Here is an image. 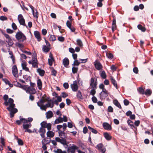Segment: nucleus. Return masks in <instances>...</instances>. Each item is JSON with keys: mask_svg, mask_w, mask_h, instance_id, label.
I'll use <instances>...</instances> for the list:
<instances>
[{"mask_svg": "<svg viewBox=\"0 0 153 153\" xmlns=\"http://www.w3.org/2000/svg\"><path fill=\"white\" fill-rule=\"evenodd\" d=\"M12 74L16 78L18 76V71L16 65H13L12 68Z\"/></svg>", "mask_w": 153, "mask_h": 153, "instance_id": "9d476101", "label": "nucleus"}, {"mask_svg": "<svg viewBox=\"0 0 153 153\" xmlns=\"http://www.w3.org/2000/svg\"><path fill=\"white\" fill-rule=\"evenodd\" d=\"M79 61L81 63H85L88 61V59H79Z\"/></svg>", "mask_w": 153, "mask_h": 153, "instance_id": "09e8293b", "label": "nucleus"}, {"mask_svg": "<svg viewBox=\"0 0 153 153\" xmlns=\"http://www.w3.org/2000/svg\"><path fill=\"white\" fill-rule=\"evenodd\" d=\"M92 89L90 91V94L91 95L94 96V95L96 94V90L97 88H91Z\"/></svg>", "mask_w": 153, "mask_h": 153, "instance_id": "473e14b6", "label": "nucleus"}, {"mask_svg": "<svg viewBox=\"0 0 153 153\" xmlns=\"http://www.w3.org/2000/svg\"><path fill=\"white\" fill-rule=\"evenodd\" d=\"M77 45L80 47H82L83 46V44L82 41L80 39H77L76 40Z\"/></svg>", "mask_w": 153, "mask_h": 153, "instance_id": "58836bf2", "label": "nucleus"}, {"mask_svg": "<svg viewBox=\"0 0 153 153\" xmlns=\"http://www.w3.org/2000/svg\"><path fill=\"white\" fill-rule=\"evenodd\" d=\"M0 19L1 21H4L7 20V18L4 16H1L0 17Z\"/></svg>", "mask_w": 153, "mask_h": 153, "instance_id": "bf43d9fd", "label": "nucleus"}, {"mask_svg": "<svg viewBox=\"0 0 153 153\" xmlns=\"http://www.w3.org/2000/svg\"><path fill=\"white\" fill-rule=\"evenodd\" d=\"M55 97H57V100L56 101L58 102H61L62 101V98L60 96H58V94L56 93H55Z\"/></svg>", "mask_w": 153, "mask_h": 153, "instance_id": "de8ad7c7", "label": "nucleus"}, {"mask_svg": "<svg viewBox=\"0 0 153 153\" xmlns=\"http://www.w3.org/2000/svg\"><path fill=\"white\" fill-rule=\"evenodd\" d=\"M88 129L90 130L93 133L96 134L97 133L98 131L97 130L91 128L90 126L88 127Z\"/></svg>", "mask_w": 153, "mask_h": 153, "instance_id": "f704fd0d", "label": "nucleus"}, {"mask_svg": "<svg viewBox=\"0 0 153 153\" xmlns=\"http://www.w3.org/2000/svg\"><path fill=\"white\" fill-rule=\"evenodd\" d=\"M103 145L102 143H100L97 146V148L99 150L100 149H101V148L103 147Z\"/></svg>", "mask_w": 153, "mask_h": 153, "instance_id": "4d7b16f0", "label": "nucleus"}, {"mask_svg": "<svg viewBox=\"0 0 153 153\" xmlns=\"http://www.w3.org/2000/svg\"><path fill=\"white\" fill-rule=\"evenodd\" d=\"M58 40L60 42H63L64 41L65 39L62 36H59L58 38Z\"/></svg>", "mask_w": 153, "mask_h": 153, "instance_id": "0e129e2a", "label": "nucleus"}, {"mask_svg": "<svg viewBox=\"0 0 153 153\" xmlns=\"http://www.w3.org/2000/svg\"><path fill=\"white\" fill-rule=\"evenodd\" d=\"M89 84L91 88H97V78L91 77L90 81Z\"/></svg>", "mask_w": 153, "mask_h": 153, "instance_id": "39448f33", "label": "nucleus"}, {"mask_svg": "<svg viewBox=\"0 0 153 153\" xmlns=\"http://www.w3.org/2000/svg\"><path fill=\"white\" fill-rule=\"evenodd\" d=\"M6 31L8 33L10 34L14 32V31L13 30L9 28L7 29L6 30Z\"/></svg>", "mask_w": 153, "mask_h": 153, "instance_id": "69168bd1", "label": "nucleus"}, {"mask_svg": "<svg viewBox=\"0 0 153 153\" xmlns=\"http://www.w3.org/2000/svg\"><path fill=\"white\" fill-rule=\"evenodd\" d=\"M78 70V68L73 67L72 68V72L73 74L76 73L77 72Z\"/></svg>", "mask_w": 153, "mask_h": 153, "instance_id": "603ef678", "label": "nucleus"}, {"mask_svg": "<svg viewBox=\"0 0 153 153\" xmlns=\"http://www.w3.org/2000/svg\"><path fill=\"white\" fill-rule=\"evenodd\" d=\"M13 105L9 106L7 108V109L10 112V117L11 118L14 117V114L17 112V109L14 108L15 107V105Z\"/></svg>", "mask_w": 153, "mask_h": 153, "instance_id": "7ed1b4c3", "label": "nucleus"}, {"mask_svg": "<svg viewBox=\"0 0 153 153\" xmlns=\"http://www.w3.org/2000/svg\"><path fill=\"white\" fill-rule=\"evenodd\" d=\"M37 105L38 106L40 107L41 109L43 110H46L47 108L45 105H43L42 104L40 105L39 104V102H37Z\"/></svg>", "mask_w": 153, "mask_h": 153, "instance_id": "2f4dec72", "label": "nucleus"}, {"mask_svg": "<svg viewBox=\"0 0 153 153\" xmlns=\"http://www.w3.org/2000/svg\"><path fill=\"white\" fill-rule=\"evenodd\" d=\"M49 58L48 59V62L49 65L51 66L52 65L53 62L54 61L52 54L50 53L49 54Z\"/></svg>", "mask_w": 153, "mask_h": 153, "instance_id": "f3484780", "label": "nucleus"}, {"mask_svg": "<svg viewBox=\"0 0 153 153\" xmlns=\"http://www.w3.org/2000/svg\"><path fill=\"white\" fill-rule=\"evenodd\" d=\"M138 91L140 93V94H144V89L142 87H140L138 89Z\"/></svg>", "mask_w": 153, "mask_h": 153, "instance_id": "3c124183", "label": "nucleus"}, {"mask_svg": "<svg viewBox=\"0 0 153 153\" xmlns=\"http://www.w3.org/2000/svg\"><path fill=\"white\" fill-rule=\"evenodd\" d=\"M41 127L44 128H46L49 130L51 129V124L50 123H47L46 121H44L40 123Z\"/></svg>", "mask_w": 153, "mask_h": 153, "instance_id": "423d86ee", "label": "nucleus"}, {"mask_svg": "<svg viewBox=\"0 0 153 153\" xmlns=\"http://www.w3.org/2000/svg\"><path fill=\"white\" fill-rule=\"evenodd\" d=\"M37 84L39 89L41 90L42 88V83L40 79H38L37 80Z\"/></svg>", "mask_w": 153, "mask_h": 153, "instance_id": "5701e85b", "label": "nucleus"}, {"mask_svg": "<svg viewBox=\"0 0 153 153\" xmlns=\"http://www.w3.org/2000/svg\"><path fill=\"white\" fill-rule=\"evenodd\" d=\"M71 87L73 91L74 92L77 91L79 87L77 85V81L76 80L74 81L73 83L71 85Z\"/></svg>", "mask_w": 153, "mask_h": 153, "instance_id": "1a4fd4ad", "label": "nucleus"}, {"mask_svg": "<svg viewBox=\"0 0 153 153\" xmlns=\"http://www.w3.org/2000/svg\"><path fill=\"white\" fill-rule=\"evenodd\" d=\"M103 135L104 137L107 140H110L111 139V136L107 132L104 133Z\"/></svg>", "mask_w": 153, "mask_h": 153, "instance_id": "412c9836", "label": "nucleus"}, {"mask_svg": "<svg viewBox=\"0 0 153 153\" xmlns=\"http://www.w3.org/2000/svg\"><path fill=\"white\" fill-rule=\"evenodd\" d=\"M77 97L81 99H82V93L80 91H78L76 94Z\"/></svg>", "mask_w": 153, "mask_h": 153, "instance_id": "ea45409f", "label": "nucleus"}, {"mask_svg": "<svg viewBox=\"0 0 153 153\" xmlns=\"http://www.w3.org/2000/svg\"><path fill=\"white\" fill-rule=\"evenodd\" d=\"M63 86L66 89L68 88H69V85L68 83L65 82L63 84Z\"/></svg>", "mask_w": 153, "mask_h": 153, "instance_id": "680f3d73", "label": "nucleus"}, {"mask_svg": "<svg viewBox=\"0 0 153 153\" xmlns=\"http://www.w3.org/2000/svg\"><path fill=\"white\" fill-rule=\"evenodd\" d=\"M53 112L51 111H48L46 113V117L48 119L51 118L53 116Z\"/></svg>", "mask_w": 153, "mask_h": 153, "instance_id": "4be33fe9", "label": "nucleus"}, {"mask_svg": "<svg viewBox=\"0 0 153 153\" xmlns=\"http://www.w3.org/2000/svg\"><path fill=\"white\" fill-rule=\"evenodd\" d=\"M80 62L79 61V59L77 60V59L75 60L73 65L75 66L76 65L78 66L80 64Z\"/></svg>", "mask_w": 153, "mask_h": 153, "instance_id": "a19ab883", "label": "nucleus"}, {"mask_svg": "<svg viewBox=\"0 0 153 153\" xmlns=\"http://www.w3.org/2000/svg\"><path fill=\"white\" fill-rule=\"evenodd\" d=\"M99 88L100 89H102V91H104V89H106L105 88V86L103 83H101L100 85Z\"/></svg>", "mask_w": 153, "mask_h": 153, "instance_id": "6e6d98bb", "label": "nucleus"}, {"mask_svg": "<svg viewBox=\"0 0 153 153\" xmlns=\"http://www.w3.org/2000/svg\"><path fill=\"white\" fill-rule=\"evenodd\" d=\"M37 72L41 76H43L45 73V71L44 70H42L40 68L37 69Z\"/></svg>", "mask_w": 153, "mask_h": 153, "instance_id": "c756f323", "label": "nucleus"}, {"mask_svg": "<svg viewBox=\"0 0 153 153\" xmlns=\"http://www.w3.org/2000/svg\"><path fill=\"white\" fill-rule=\"evenodd\" d=\"M113 102L114 104L117 107H118V108L120 109H121L122 108L120 104L118 102L117 100L115 99L114 100Z\"/></svg>", "mask_w": 153, "mask_h": 153, "instance_id": "7c9ffc66", "label": "nucleus"}, {"mask_svg": "<svg viewBox=\"0 0 153 153\" xmlns=\"http://www.w3.org/2000/svg\"><path fill=\"white\" fill-rule=\"evenodd\" d=\"M20 120L22 121L24 123H27V120L24 118L20 117Z\"/></svg>", "mask_w": 153, "mask_h": 153, "instance_id": "052dcab7", "label": "nucleus"}, {"mask_svg": "<svg viewBox=\"0 0 153 153\" xmlns=\"http://www.w3.org/2000/svg\"><path fill=\"white\" fill-rule=\"evenodd\" d=\"M94 63L95 67L97 70H100L102 69V66L99 61L96 60Z\"/></svg>", "mask_w": 153, "mask_h": 153, "instance_id": "f8f14e48", "label": "nucleus"}, {"mask_svg": "<svg viewBox=\"0 0 153 153\" xmlns=\"http://www.w3.org/2000/svg\"><path fill=\"white\" fill-rule=\"evenodd\" d=\"M78 147L74 145L68 148V150L70 151L71 153H74L76 150H78Z\"/></svg>", "mask_w": 153, "mask_h": 153, "instance_id": "ddd939ff", "label": "nucleus"}, {"mask_svg": "<svg viewBox=\"0 0 153 153\" xmlns=\"http://www.w3.org/2000/svg\"><path fill=\"white\" fill-rule=\"evenodd\" d=\"M47 135L48 137H52L54 136V133L53 132L51 131H48L47 132Z\"/></svg>", "mask_w": 153, "mask_h": 153, "instance_id": "c85d7f7f", "label": "nucleus"}, {"mask_svg": "<svg viewBox=\"0 0 153 153\" xmlns=\"http://www.w3.org/2000/svg\"><path fill=\"white\" fill-rule=\"evenodd\" d=\"M116 21L114 17V19L113 21V22L112 23V30L114 31V29H115L116 28Z\"/></svg>", "mask_w": 153, "mask_h": 153, "instance_id": "bb28decb", "label": "nucleus"}, {"mask_svg": "<svg viewBox=\"0 0 153 153\" xmlns=\"http://www.w3.org/2000/svg\"><path fill=\"white\" fill-rule=\"evenodd\" d=\"M107 57L109 59H112L113 57V55L112 53L107 52L106 53Z\"/></svg>", "mask_w": 153, "mask_h": 153, "instance_id": "4c0bfd02", "label": "nucleus"}, {"mask_svg": "<svg viewBox=\"0 0 153 153\" xmlns=\"http://www.w3.org/2000/svg\"><path fill=\"white\" fill-rule=\"evenodd\" d=\"M22 66L23 70H25L26 71H29V69L27 67V64L25 62H23L22 63Z\"/></svg>", "mask_w": 153, "mask_h": 153, "instance_id": "6ab92c4d", "label": "nucleus"}, {"mask_svg": "<svg viewBox=\"0 0 153 153\" xmlns=\"http://www.w3.org/2000/svg\"><path fill=\"white\" fill-rule=\"evenodd\" d=\"M108 95V91L106 89H104L100 94V98L101 100H104Z\"/></svg>", "mask_w": 153, "mask_h": 153, "instance_id": "6e6552de", "label": "nucleus"}, {"mask_svg": "<svg viewBox=\"0 0 153 153\" xmlns=\"http://www.w3.org/2000/svg\"><path fill=\"white\" fill-rule=\"evenodd\" d=\"M152 94V91L150 89H146V91L144 92V94L146 95H150Z\"/></svg>", "mask_w": 153, "mask_h": 153, "instance_id": "49530a36", "label": "nucleus"}, {"mask_svg": "<svg viewBox=\"0 0 153 153\" xmlns=\"http://www.w3.org/2000/svg\"><path fill=\"white\" fill-rule=\"evenodd\" d=\"M49 46H46L45 45H43L42 46V51L45 53H47L49 51L50 49L48 48Z\"/></svg>", "mask_w": 153, "mask_h": 153, "instance_id": "cd10ccee", "label": "nucleus"}, {"mask_svg": "<svg viewBox=\"0 0 153 153\" xmlns=\"http://www.w3.org/2000/svg\"><path fill=\"white\" fill-rule=\"evenodd\" d=\"M108 111L109 112H113V109L112 107L109 106L108 108Z\"/></svg>", "mask_w": 153, "mask_h": 153, "instance_id": "864d4df0", "label": "nucleus"}, {"mask_svg": "<svg viewBox=\"0 0 153 153\" xmlns=\"http://www.w3.org/2000/svg\"><path fill=\"white\" fill-rule=\"evenodd\" d=\"M12 28L14 30H16L17 29V28L16 25L14 22H13L12 24Z\"/></svg>", "mask_w": 153, "mask_h": 153, "instance_id": "13d9d810", "label": "nucleus"}, {"mask_svg": "<svg viewBox=\"0 0 153 153\" xmlns=\"http://www.w3.org/2000/svg\"><path fill=\"white\" fill-rule=\"evenodd\" d=\"M3 80L6 84L10 86L12 85L7 79L4 78L3 79Z\"/></svg>", "mask_w": 153, "mask_h": 153, "instance_id": "8fccbe9b", "label": "nucleus"}, {"mask_svg": "<svg viewBox=\"0 0 153 153\" xmlns=\"http://www.w3.org/2000/svg\"><path fill=\"white\" fill-rule=\"evenodd\" d=\"M110 79L111 80V82L113 84L114 86L116 87V88L117 89V83L116 81L114 79L113 77H111L110 78Z\"/></svg>", "mask_w": 153, "mask_h": 153, "instance_id": "b1692460", "label": "nucleus"}, {"mask_svg": "<svg viewBox=\"0 0 153 153\" xmlns=\"http://www.w3.org/2000/svg\"><path fill=\"white\" fill-rule=\"evenodd\" d=\"M4 35L6 38V41L8 43L9 46H12L13 44V42L10 36L6 33L4 34Z\"/></svg>", "mask_w": 153, "mask_h": 153, "instance_id": "0eeeda50", "label": "nucleus"}, {"mask_svg": "<svg viewBox=\"0 0 153 153\" xmlns=\"http://www.w3.org/2000/svg\"><path fill=\"white\" fill-rule=\"evenodd\" d=\"M31 126V124L30 123L28 124H23V128L25 130L28 128H30Z\"/></svg>", "mask_w": 153, "mask_h": 153, "instance_id": "72a5a7b5", "label": "nucleus"}, {"mask_svg": "<svg viewBox=\"0 0 153 153\" xmlns=\"http://www.w3.org/2000/svg\"><path fill=\"white\" fill-rule=\"evenodd\" d=\"M37 62V59L35 58H32V59L30 61H29L28 63L29 64H32L33 63H35Z\"/></svg>", "mask_w": 153, "mask_h": 153, "instance_id": "a18cd8bd", "label": "nucleus"}, {"mask_svg": "<svg viewBox=\"0 0 153 153\" xmlns=\"http://www.w3.org/2000/svg\"><path fill=\"white\" fill-rule=\"evenodd\" d=\"M56 37L54 35H51L49 39L50 41H53L56 40Z\"/></svg>", "mask_w": 153, "mask_h": 153, "instance_id": "c03bdc74", "label": "nucleus"}, {"mask_svg": "<svg viewBox=\"0 0 153 153\" xmlns=\"http://www.w3.org/2000/svg\"><path fill=\"white\" fill-rule=\"evenodd\" d=\"M100 76L102 78L104 79L106 78V76L104 71H102L100 74Z\"/></svg>", "mask_w": 153, "mask_h": 153, "instance_id": "c9c22d12", "label": "nucleus"}, {"mask_svg": "<svg viewBox=\"0 0 153 153\" xmlns=\"http://www.w3.org/2000/svg\"><path fill=\"white\" fill-rule=\"evenodd\" d=\"M104 128L108 130H110L111 129V127L108 123H104L102 124Z\"/></svg>", "mask_w": 153, "mask_h": 153, "instance_id": "dca6fc26", "label": "nucleus"}, {"mask_svg": "<svg viewBox=\"0 0 153 153\" xmlns=\"http://www.w3.org/2000/svg\"><path fill=\"white\" fill-rule=\"evenodd\" d=\"M16 139L17 140L18 144L19 145H23V143L22 140L20 139L17 137Z\"/></svg>", "mask_w": 153, "mask_h": 153, "instance_id": "37998d69", "label": "nucleus"}, {"mask_svg": "<svg viewBox=\"0 0 153 153\" xmlns=\"http://www.w3.org/2000/svg\"><path fill=\"white\" fill-rule=\"evenodd\" d=\"M66 25L69 28L71 27V25L70 22L69 21H67L66 23Z\"/></svg>", "mask_w": 153, "mask_h": 153, "instance_id": "774afa93", "label": "nucleus"}, {"mask_svg": "<svg viewBox=\"0 0 153 153\" xmlns=\"http://www.w3.org/2000/svg\"><path fill=\"white\" fill-rule=\"evenodd\" d=\"M63 64L65 67H66L69 65V61L67 58H65L63 60Z\"/></svg>", "mask_w": 153, "mask_h": 153, "instance_id": "a878e982", "label": "nucleus"}, {"mask_svg": "<svg viewBox=\"0 0 153 153\" xmlns=\"http://www.w3.org/2000/svg\"><path fill=\"white\" fill-rule=\"evenodd\" d=\"M127 123L128 125L130 126L131 128H133L134 127V126L133 124V122L130 120H128L127 121Z\"/></svg>", "mask_w": 153, "mask_h": 153, "instance_id": "79ce46f5", "label": "nucleus"}, {"mask_svg": "<svg viewBox=\"0 0 153 153\" xmlns=\"http://www.w3.org/2000/svg\"><path fill=\"white\" fill-rule=\"evenodd\" d=\"M92 101L94 103H96L97 102V98L94 96H93L92 98Z\"/></svg>", "mask_w": 153, "mask_h": 153, "instance_id": "e2e57ef3", "label": "nucleus"}, {"mask_svg": "<svg viewBox=\"0 0 153 153\" xmlns=\"http://www.w3.org/2000/svg\"><path fill=\"white\" fill-rule=\"evenodd\" d=\"M8 96L6 94H5L4 96L3 99L5 100L4 102V105L7 106L9 105L11 106L13 105H15L14 103V100L13 99L11 98H10L8 100Z\"/></svg>", "mask_w": 153, "mask_h": 153, "instance_id": "f03ea898", "label": "nucleus"}, {"mask_svg": "<svg viewBox=\"0 0 153 153\" xmlns=\"http://www.w3.org/2000/svg\"><path fill=\"white\" fill-rule=\"evenodd\" d=\"M138 28L141 30L143 32H145L146 29L145 27H143L141 25H138L137 26Z\"/></svg>", "mask_w": 153, "mask_h": 153, "instance_id": "e433bc0d", "label": "nucleus"}, {"mask_svg": "<svg viewBox=\"0 0 153 153\" xmlns=\"http://www.w3.org/2000/svg\"><path fill=\"white\" fill-rule=\"evenodd\" d=\"M39 132L40 133V135L42 137L44 138L45 137V134L46 132L45 129L44 128L41 127L39 130Z\"/></svg>", "mask_w": 153, "mask_h": 153, "instance_id": "2eb2a0df", "label": "nucleus"}, {"mask_svg": "<svg viewBox=\"0 0 153 153\" xmlns=\"http://www.w3.org/2000/svg\"><path fill=\"white\" fill-rule=\"evenodd\" d=\"M34 34L35 37L37 39L38 41H40L41 40V37L39 32L37 31H35L34 32Z\"/></svg>", "mask_w": 153, "mask_h": 153, "instance_id": "a211bd4d", "label": "nucleus"}, {"mask_svg": "<svg viewBox=\"0 0 153 153\" xmlns=\"http://www.w3.org/2000/svg\"><path fill=\"white\" fill-rule=\"evenodd\" d=\"M57 72L55 69H53L51 71V74L52 75L55 76L56 75Z\"/></svg>", "mask_w": 153, "mask_h": 153, "instance_id": "338daca9", "label": "nucleus"}, {"mask_svg": "<svg viewBox=\"0 0 153 153\" xmlns=\"http://www.w3.org/2000/svg\"><path fill=\"white\" fill-rule=\"evenodd\" d=\"M33 14V16L36 17V19H37L38 17V12L36 10V12H35L34 10H33V11H32Z\"/></svg>", "mask_w": 153, "mask_h": 153, "instance_id": "5fc2aeb1", "label": "nucleus"}, {"mask_svg": "<svg viewBox=\"0 0 153 153\" xmlns=\"http://www.w3.org/2000/svg\"><path fill=\"white\" fill-rule=\"evenodd\" d=\"M58 133L60 138L59 137H56L55 140L56 142L60 143L63 145H67L68 144V142L66 141L67 139L66 134L64 131H59Z\"/></svg>", "mask_w": 153, "mask_h": 153, "instance_id": "f257e3e1", "label": "nucleus"}, {"mask_svg": "<svg viewBox=\"0 0 153 153\" xmlns=\"http://www.w3.org/2000/svg\"><path fill=\"white\" fill-rule=\"evenodd\" d=\"M18 19L20 25L27 27V26L25 24V19L22 15L19 14L18 15Z\"/></svg>", "mask_w": 153, "mask_h": 153, "instance_id": "9b49d317", "label": "nucleus"}, {"mask_svg": "<svg viewBox=\"0 0 153 153\" xmlns=\"http://www.w3.org/2000/svg\"><path fill=\"white\" fill-rule=\"evenodd\" d=\"M48 103L45 105L46 108L49 107L53 108L54 106L53 103H51L50 102L51 100L50 99L49 100H48Z\"/></svg>", "mask_w": 153, "mask_h": 153, "instance_id": "393cba45", "label": "nucleus"}, {"mask_svg": "<svg viewBox=\"0 0 153 153\" xmlns=\"http://www.w3.org/2000/svg\"><path fill=\"white\" fill-rule=\"evenodd\" d=\"M63 122V118L61 117H59L57 119H56L54 122V124H58L62 123Z\"/></svg>", "mask_w": 153, "mask_h": 153, "instance_id": "aec40b11", "label": "nucleus"}, {"mask_svg": "<svg viewBox=\"0 0 153 153\" xmlns=\"http://www.w3.org/2000/svg\"><path fill=\"white\" fill-rule=\"evenodd\" d=\"M15 36L16 39L20 42H23L26 39L25 36L21 31L17 32Z\"/></svg>", "mask_w": 153, "mask_h": 153, "instance_id": "20e7f679", "label": "nucleus"}, {"mask_svg": "<svg viewBox=\"0 0 153 153\" xmlns=\"http://www.w3.org/2000/svg\"><path fill=\"white\" fill-rule=\"evenodd\" d=\"M36 91L35 88L32 87H28L27 90V93L31 94H34L36 93Z\"/></svg>", "mask_w": 153, "mask_h": 153, "instance_id": "4468645a", "label": "nucleus"}]
</instances>
